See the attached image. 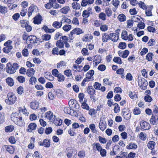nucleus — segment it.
I'll return each instance as SVG.
<instances>
[{"label":"nucleus","mask_w":158,"mask_h":158,"mask_svg":"<svg viewBox=\"0 0 158 158\" xmlns=\"http://www.w3.org/2000/svg\"><path fill=\"white\" fill-rule=\"evenodd\" d=\"M10 118L15 124L20 127L24 126L25 123L22 119L21 114L18 113H13L10 115Z\"/></svg>","instance_id":"nucleus-1"},{"label":"nucleus","mask_w":158,"mask_h":158,"mask_svg":"<svg viewBox=\"0 0 158 158\" xmlns=\"http://www.w3.org/2000/svg\"><path fill=\"white\" fill-rule=\"evenodd\" d=\"M7 99L5 100V102L8 105L14 104L16 101L15 95L12 93H8L7 95Z\"/></svg>","instance_id":"nucleus-2"},{"label":"nucleus","mask_w":158,"mask_h":158,"mask_svg":"<svg viewBox=\"0 0 158 158\" xmlns=\"http://www.w3.org/2000/svg\"><path fill=\"white\" fill-rule=\"evenodd\" d=\"M138 81L139 85L141 89L145 90L146 89L148 83L147 80L144 78L138 77Z\"/></svg>","instance_id":"nucleus-3"},{"label":"nucleus","mask_w":158,"mask_h":158,"mask_svg":"<svg viewBox=\"0 0 158 158\" xmlns=\"http://www.w3.org/2000/svg\"><path fill=\"white\" fill-rule=\"evenodd\" d=\"M39 39L37 38L36 36L32 35L29 36L27 44H28L29 47H31L32 44L37 43V41H39Z\"/></svg>","instance_id":"nucleus-4"},{"label":"nucleus","mask_w":158,"mask_h":158,"mask_svg":"<svg viewBox=\"0 0 158 158\" xmlns=\"http://www.w3.org/2000/svg\"><path fill=\"white\" fill-rule=\"evenodd\" d=\"M83 33L82 30L79 28H75L70 32V34L69 35L70 38L71 40L73 39L74 37L73 35L74 34L77 35H79Z\"/></svg>","instance_id":"nucleus-5"},{"label":"nucleus","mask_w":158,"mask_h":158,"mask_svg":"<svg viewBox=\"0 0 158 158\" xmlns=\"http://www.w3.org/2000/svg\"><path fill=\"white\" fill-rule=\"evenodd\" d=\"M140 126L142 130H145L149 129L150 128V124L144 121H142L140 122Z\"/></svg>","instance_id":"nucleus-6"},{"label":"nucleus","mask_w":158,"mask_h":158,"mask_svg":"<svg viewBox=\"0 0 158 158\" xmlns=\"http://www.w3.org/2000/svg\"><path fill=\"white\" fill-rule=\"evenodd\" d=\"M6 71L7 73L10 74H13L15 72L10 63H8L6 64Z\"/></svg>","instance_id":"nucleus-7"},{"label":"nucleus","mask_w":158,"mask_h":158,"mask_svg":"<svg viewBox=\"0 0 158 158\" xmlns=\"http://www.w3.org/2000/svg\"><path fill=\"white\" fill-rule=\"evenodd\" d=\"M109 40H111L113 42H116L118 39V35L115 33H110L108 34Z\"/></svg>","instance_id":"nucleus-8"},{"label":"nucleus","mask_w":158,"mask_h":158,"mask_svg":"<svg viewBox=\"0 0 158 158\" xmlns=\"http://www.w3.org/2000/svg\"><path fill=\"white\" fill-rule=\"evenodd\" d=\"M46 117L51 122H55L56 116L53 115L51 111L47 112L46 113Z\"/></svg>","instance_id":"nucleus-9"},{"label":"nucleus","mask_w":158,"mask_h":158,"mask_svg":"<svg viewBox=\"0 0 158 158\" xmlns=\"http://www.w3.org/2000/svg\"><path fill=\"white\" fill-rule=\"evenodd\" d=\"M126 108H124L123 109L122 112V115L126 119H129L131 117V114L126 111Z\"/></svg>","instance_id":"nucleus-10"},{"label":"nucleus","mask_w":158,"mask_h":158,"mask_svg":"<svg viewBox=\"0 0 158 158\" xmlns=\"http://www.w3.org/2000/svg\"><path fill=\"white\" fill-rule=\"evenodd\" d=\"M42 20V16L39 14H38L37 16H36L34 18V23L35 24H40L41 23Z\"/></svg>","instance_id":"nucleus-11"},{"label":"nucleus","mask_w":158,"mask_h":158,"mask_svg":"<svg viewBox=\"0 0 158 158\" xmlns=\"http://www.w3.org/2000/svg\"><path fill=\"white\" fill-rule=\"evenodd\" d=\"M36 125L35 123H31L28 126V129L27 131L29 132H31L32 130H35L36 127Z\"/></svg>","instance_id":"nucleus-12"},{"label":"nucleus","mask_w":158,"mask_h":158,"mask_svg":"<svg viewBox=\"0 0 158 158\" xmlns=\"http://www.w3.org/2000/svg\"><path fill=\"white\" fill-rule=\"evenodd\" d=\"M158 119V117L153 114L150 120V122L151 124L154 125L156 124Z\"/></svg>","instance_id":"nucleus-13"},{"label":"nucleus","mask_w":158,"mask_h":158,"mask_svg":"<svg viewBox=\"0 0 158 158\" xmlns=\"http://www.w3.org/2000/svg\"><path fill=\"white\" fill-rule=\"evenodd\" d=\"M35 72L33 68H29L27 71L26 74L28 77H32L34 74Z\"/></svg>","instance_id":"nucleus-14"},{"label":"nucleus","mask_w":158,"mask_h":158,"mask_svg":"<svg viewBox=\"0 0 158 158\" xmlns=\"http://www.w3.org/2000/svg\"><path fill=\"white\" fill-rule=\"evenodd\" d=\"M87 90L88 93L90 95H94L95 94V90L92 86H89L87 88Z\"/></svg>","instance_id":"nucleus-15"},{"label":"nucleus","mask_w":158,"mask_h":158,"mask_svg":"<svg viewBox=\"0 0 158 158\" xmlns=\"http://www.w3.org/2000/svg\"><path fill=\"white\" fill-rule=\"evenodd\" d=\"M93 149L94 150H96L98 152L100 151L102 148L100 144L98 143H94L93 144Z\"/></svg>","instance_id":"nucleus-16"},{"label":"nucleus","mask_w":158,"mask_h":158,"mask_svg":"<svg viewBox=\"0 0 158 158\" xmlns=\"http://www.w3.org/2000/svg\"><path fill=\"white\" fill-rule=\"evenodd\" d=\"M38 102L36 101L32 102L30 103V106L32 109L35 110L37 109L38 107Z\"/></svg>","instance_id":"nucleus-17"},{"label":"nucleus","mask_w":158,"mask_h":158,"mask_svg":"<svg viewBox=\"0 0 158 158\" xmlns=\"http://www.w3.org/2000/svg\"><path fill=\"white\" fill-rule=\"evenodd\" d=\"M5 147L7 151L10 154H12L14 152L15 149L11 146L5 145Z\"/></svg>","instance_id":"nucleus-18"},{"label":"nucleus","mask_w":158,"mask_h":158,"mask_svg":"<svg viewBox=\"0 0 158 158\" xmlns=\"http://www.w3.org/2000/svg\"><path fill=\"white\" fill-rule=\"evenodd\" d=\"M64 112L65 113L70 114L71 115H75V114H71L72 112L74 113L73 110L71 109L70 107H64Z\"/></svg>","instance_id":"nucleus-19"},{"label":"nucleus","mask_w":158,"mask_h":158,"mask_svg":"<svg viewBox=\"0 0 158 158\" xmlns=\"http://www.w3.org/2000/svg\"><path fill=\"white\" fill-rule=\"evenodd\" d=\"M6 83L10 86H12L14 85V80L11 77H8L6 79Z\"/></svg>","instance_id":"nucleus-20"},{"label":"nucleus","mask_w":158,"mask_h":158,"mask_svg":"<svg viewBox=\"0 0 158 158\" xmlns=\"http://www.w3.org/2000/svg\"><path fill=\"white\" fill-rule=\"evenodd\" d=\"M62 25V22H59L58 21H55L52 23V26L55 28L58 29L61 27Z\"/></svg>","instance_id":"nucleus-21"},{"label":"nucleus","mask_w":158,"mask_h":158,"mask_svg":"<svg viewBox=\"0 0 158 158\" xmlns=\"http://www.w3.org/2000/svg\"><path fill=\"white\" fill-rule=\"evenodd\" d=\"M70 10V8L69 6H66L62 8L60 10V12L66 14L68 13V11Z\"/></svg>","instance_id":"nucleus-22"},{"label":"nucleus","mask_w":158,"mask_h":158,"mask_svg":"<svg viewBox=\"0 0 158 158\" xmlns=\"http://www.w3.org/2000/svg\"><path fill=\"white\" fill-rule=\"evenodd\" d=\"M155 145L156 143L155 142L151 141H150L148 143L147 146L149 149L151 150H153L154 149Z\"/></svg>","instance_id":"nucleus-23"},{"label":"nucleus","mask_w":158,"mask_h":158,"mask_svg":"<svg viewBox=\"0 0 158 158\" xmlns=\"http://www.w3.org/2000/svg\"><path fill=\"white\" fill-rule=\"evenodd\" d=\"M43 29L46 33H51L55 31L54 29H49L48 28V27L45 25H44L43 27Z\"/></svg>","instance_id":"nucleus-24"},{"label":"nucleus","mask_w":158,"mask_h":158,"mask_svg":"<svg viewBox=\"0 0 158 158\" xmlns=\"http://www.w3.org/2000/svg\"><path fill=\"white\" fill-rule=\"evenodd\" d=\"M118 19L121 22H124L126 20V16L123 14L119 15L117 17Z\"/></svg>","instance_id":"nucleus-25"},{"label":"nucleus","mask_w":158,"mask_h":158,"mask_svg":"<svg viewBox=\"0 0 158 158\" xmlns=\"http://www.w3.org/2000/svg\"><path fill=\"white\" fill-rule=\"evenodd\" d=\"M137 147V145L134 143H131L126 147L127 149H136Z\"/></svg>","instance_id":"nucleus-26"},{"label":"nucleus","mask_w":158,"mask_h":158,"mask_svg":"<svg viewBox=\"0 0 158 158\" xmlns=\"http://www.w3.org/2000/svg\"><path fill=\"white\" fill-rule=\"evenodd\" d=\"M102 41L103 42H107L109 40L108 34L107 33H104L102 34Z\"/></svg>","instance_id":"nucleus-27"},{"label":"nucleus","mask_w":158,"mask_h":158,"mask_svg":"<svg viewBox=\"0 0 158 158\" xmlns=\"http://www.w3.org/2000/svg\"><path fill=\"white\" fill-rule=\"evenodd\" d=\"M36 82V78L35 77L33 76L31 77L29 81V84L31 85L35 84Z\"/></svg>","instance_id":"nucleus-28"},{"label":"nucleus","mask_w":158,"mask_h":158,"mask_svg":"<svg viewBox=\"0 0 158 158\" xmlns=\"http://www.w3.org/2000/svg\"><path fill=\"white\" fill-rule=\"evenodd\" d=\"M56 45L59 48H64V43L60 40L57 41Z\"/></svg>","instance_id":"nucleus-29"},{"label":"nucleus","mask_w":158,"mask_h":158,"mask_svg":"<svg viewBox=\"0 0 158 158\" xmlns=\"http://www.w3.org/2000/svg\"><path fill=\"white\" fill-rule=\"evenodd\" d=\"M113 61L114 62L119 64H121L123 63V61H122L121 58L118 57H114L113 59Z\"/></svg>","instance_id":"nucleus-30"},{"label":"nucleus","mask_w":158,"mask_h":158,"mask_svg":"<svg viewBox=\"0 0 158 158\" xmlns=\"http://www.w3.org/2000/svg\"><path fill=\"white\" fill-rule=\"evenodd\" d=\"M145 9L146 10V14L147 16H150L152 15L151 12L152 8L151 7H149L148 8H147Z\"/></svg>","instance_id":"nucleus-31"},{"label":"nucleus","mask_w":158,"mask_h":158,"mask_svg":"<svg viewBox=\"0 0 158 158\" xmlns=\"http://www.w3.org/2000/svg\"><path fill=\"white\" fill-rule=\"evenodd\" d=\"M122 38L125 40H127L128 39L127 36V32L126 31H123L122 33Z\"/></svg>","instance_id":"nucleus-32"},{"label":"nucleus","mask_w":158,"mask_h":158,"mask_svg":"<svg viewBox=\"0 0 158 158\" xmlns=\"http://www.w3.org/2000/svg\"><path fill=\"white\" fill-rule=\"evenodd\" d=\"M7 47L4 48L3 49V52L5 53H7L11 51V50L12 49V46H7Z\"/></svg>","instance_id":"nucleus-33"},{"label":"nucleus","mask_w":158,"mask_h":158,"mask_svg":"<svg viewBox=\"0 0 158 158\" xmlns=\"http://www.w3.org/2000/svg\"><path fill=\"white\" fill-rule=\"evenodd\" d=\"M14 129V127L12 125L6 126L5 128V131L6 132H11Z\"/></svg>","instance_id":"nucleus-34"},{"label":"nucleus","mask_w":158,"mask_h":158,"mask_svg":"<svg viewBox=\"0 0 158 158\" xmlns=\"http://www.w3.org/2000/svg\"><path fill=\"white\" fill-rule=\"evenodd\" d=\"M113 105L114 106V113H116L119 112L120 111V107L119 105L117 103L114 104Z\"/></svg>","instance_id":"nucleus-35"},{"label":"nucleus","mask_w":158,"mask_h":158,"mask_svg":"<svg viewBox=\"0 0 158 158\" xmlns=\"http://www.w3.org/2000/svg\"><path fill=\"white\" fill-rule=\"evenodd\" d=\"M41 37L43 40L48 41L51 39V36L50 35L46 34L42 35Z\"/></svg>","instance_id":"nucleus-36"},{"label":"nucleus","mask_w":158,"mask_h":158,"mask_svg":"<svg viewBox=\"0 0 158 158\" xmlns=\"http://www.w3.org/2000/svg\"><path fill=\"white\" fill-rule=\"evenodd\" d=\"M127 44L125 42H120L119 43L118 47L121 49H124L126 48Z\"/></svg>","instance_id":"nucleus-37"},{"label":"nucleus","mask_w":158,"mask_h":158,"mask_svg":"<svg viewBox=\"0 0 158 158\" xmlns=\"http://www.w3.org/2000/svg\"><path fill=\"white\" fill-rule=\"evenodd\" d=\"M135 17L133 16L132 18V20H128L127 21V27H131L133 26V21L135 19Z\"/></svg>","instance_id":"nucleus-38"},{"label":"nucleus","mask_w":158,"mask_h":158,"mask_svg":"<svg viewBox=\"0 0 158 158\" xmlns=\"http://www.w3.org/2000/svg\"><path fill=\"white\" fill-rule=\"evenodd\" d=\"M129 95L130 97L132 99L136 98H137V95L135 94V92H132L131 91H129Z\"/></svg>","instance_id":"nucleus-39"},{"label":"nucleus","mask_w":158,"mask_h":158,"mask_svg":"<svg viewBox=\"0 0 158 158\" xmlns=\"http://www.w3.org/2000/svg\"><path fill=\"white\" fill-rule=\"evenodd\" d=\"M73 8L75 9H80L81 7L80 5L77 2H73L72 4Z\"/></svg>","instance_id":"nucleus-40"},{"label":"nucleus","mask_w":158,"mask_h":158,"mask_svg":"<svg viewBox=\"0 0 158 158\" xmlns=\"http://www.w3.org/2000/svg\"><path fill=\"white\" fill-rule=\"evenodd\" d=\"M99 126L100 129L102 131H103L106 128V125L102 121H100Z\"/></svg>","instance_id":"nucleus-41"},{"label":"nucleus","mask_w":158,"mask_h":158,"mask_svg":"<svg viewBox=\"0 0 158 158\" xmlns=\"http://www.w3.org/2000/svg\"><path fill=\"white\" fill-rule=\"evenodd\" d=\"M153 112L155 115L158 117V107L156 105H154L153 107Z\"/></svg>","instance_id":"nucleus-42"},{"label":"nucleus","mask_w":158,"mask_h":158,"mask_svg":"<svg viewBox=\"0 0 158 158\" xmlns=\"http://www.w3.org/2000/svg\"><path fill=\"white\" fill-rule=\"evenodd\" d=\"M153 55L152 53H148L146 56V59L148 61H151L152 60V56Z\"/></svg>","instance_id":"nucleus-43"},{"label":"nucleus","mask_w":158,"mask_h":158,"mask_svg":"<svg viewBox=\"0 0 158 158\" xmlns=\"http://www.w3.org/2000/svg\"><path fill=\"white\" fill-rule=\"evenodd\" d=\"M17 79L20 83H23L25 81V78L23 76H19Z\"/></svg>","instance_id":"nucleus-44"},{"label":"nucleus","mask_w":158,"mask_h":158,"mask_svg":"<svg viewBox=\"0 0 158 158\" xmlns=\"http://www.w3.org/2000/svg\"><path fill=\"white\" fill-rule=\"evenodd\" d=\"M44 146L45 147H49L50 146V143L49 140L48 139H45L44 141Z\"/></svg>","instance_id":"nucleus-45"},{"label":"nucleus","mask_w":158,"mask_h":158,"mask_svg":"<svg viewBox=\"0 0 158 158\" xmlns=\"http://www.w3.org/2000/svg\"><path fill=\"white\" fill-rule=\"evenodd\" d=\"M7 8L5 6L0 5V12L2 14H5L7 12Z\"/></svg>","instance_id":"nucleus-46"},{"label":"nucleus","mask_w":158,"mask_h":158,"mask_svg":"<svg viewBox=\"0 0 158 158\" xmlns=\"http://www.w3.org/2000/svg\"><path fill=\"white\" fill-rule=\"evenodd\" d=\"M71 26L70 25H65L63 27V29L66 31H68L70 30L71 28Z\"/></svg>","instance_id":"nucleus-47"},{"label":"nucleus","mask_w":158,"mask_h":158,"mask_svg":"<svg viewBox=\"0 0 158 158\" xmlns=\"http://www.w3.org/2000/svg\"><path fill=\"white\" fill-rule=\"evenodd\" d=\"M58 78L59 81H63L64 80V77L63 75L61 74H59L58 76L57 77Z\"/></svg>","instance_id":"nucleus-48"},{"label":"nucleus","mask_w":158,"mask_h":158,"mask_svg":"<svg viewBox=\"0 0 158 158\" xmlns=\"http://www.w3.org/2000/svg\"><path fill=\"white\" fill-rule=\"evenodd\" d=\"M99 17L102 20H105L106 19V16L105 14L104 13H101L99 15Z\"/></svg>","instance_id":"nucleus-49"},{"label":"nucleus","mask_w":158,"mask_h":158,"mask_svg":"<svg viewBox=\"0 0 158 158\" xmlns=\"http://www.w3.org/2000/svg\"><path fill=\"white\" fill-rule=\"evenodd\" d=\"M101 85L98 82H95L94 85V88L97 90H100Z\"/></svg>","instance_id":"nucleus-50"},{"label":"nucleus","mask_w":158,"mask_h":158,"mask_svg":"<svg viewBox=\"0 0 158 158\" xmlns=\"http://www.w3.org/2000/svg\"><path fill=\"white\" fill-rule=\"evenodd\" d=\"M112 3L113 5L115 7H118L119 4V1L118 0H113Z\"/></svg>","instance_id":"nucleus-51"},{"label":"nucleus","mask_w":158,"mask_h":158,"mask_svg":"<svg viewBox=\"0 0 158 158\" xmlns=\"http://www.w3.org/2000/svg\"><path fill=\"white\" fill-rule=\"evenodd\" d=\"M62 120L61 119H56V118L55 119V122H53L56 125V126H60L62 123Z\"/></svg>","instance_id":"nucleus-52"},{"label":"nucleus","mask_w":158,"mask_h":158,"mask_svg":"<svg viewBox=\"0 0 158 158\" xmlns=\"http://www.w3.org/2000/svg\"><path fill=\"white\" fill-rule=\"evenodd\" d=\"M108 29V27L106 24L102 25L101 26L100 29L102 31L105 32Z\"/></svg>","instance_id":"nucleus-53"},{"label":"nucleus","mask_w":158,"mask_h":158,"mask_svg":"<svg viewBox=\"0 0 158 158\" xmlns=\"http://www.w3.org/2000/svg\"><path fill=\"white\" fill-rule=\"evenodd\" d=\"M91 14L86 11V10H84L82 13V16L84 18H87L89 17Z\"/></svg>","instance_id":"nucleus-54"},{"label":"nucleus","mask_w":158,"mask_h":158,"mask_svg":"<svg viewBox=\"0 0 158 158\" xmlns=\"http://www.w3.org/2000/svg\"><path fill=\"white\" fill-rule=\"evenodd\" d=\"M72 23L76 25H79V24L78 19L76 17H74L73 18L72 21Z\"/></svg>","instance_id":"nucleus-55"},{"label":"nucleus","mask_w":158,"mask_h":158,"mask_svg":"<svg viewBox=\"0 0 158 158\" xmlns=\"http://www.w3.org/2000/svg\"><path fill=\"white\" fill-rule=\"evenodd\" d=\"M94 26L99 27L102 24L101 21L100 20H96L94 21Z\"/></svg>","instance_id":"nucleus-56"},{"label":"nucleus","mask_w":158,"mask_h":158,"mask_svg":"<svg viewBox=\"0 0 158 158\" xmlns=\"http://www.w3.org/2000/svg\"><path fill=\"white\" fill-rule=\"evenodd\" d=\"M148 44L149 46H152L155 44L156 42L154 39H151L149 40Z\"/></svg>","instance_id":"nucleus-57"},{"label":"nucleus","mask_w":158,"mask_h":158,"mask_svg":"<svg viewBox=\"0 0 158 158\" xmlns=\"http://www.w3.org/2000/svg\"><path fill=\"white\" fill-rule=\"evenodd\" d=\"M129 53V52L128 50H125L124 51L121 56L123 58H126L127 57Z\"/></svg>","instance_id":"nucleus-58"},{"label":"nucleus","mask_w":158,"mask_h":158,"mask_svg":"<svg viewBox=\"0 0 158 158\" xmlns=\"http://www.w3.org/2000/svg\"><path fill=\"white\" fill-rule=\"evenodd\" d=\"M105 12L108 16H110L112 14V11L111 9L108 8H106L105 10Z\"/></svg>","instance_id":"nucleus-59"},{"label":"nucleus","mask_w":158,"mask_h":158,"mask_svg":"<svg viewBox=\"0 0 158 158\" xmlns=\"http://www.w3.org/2000/svg\"><path fill=\"white\" fill-rule=\"evenodd\" d=\"M139 138L143 140H145L146 138V134H144L143 132H141L139 134Z\"/></svg>","instance_id":"nucleus-60"},{"label":"nucleus","mask_w":158,"mask_h":158,"mask_svg":"<svg viewBox=\"0 0 158 158\" xmlns=\"http://www.w3.org/2000/svg\"><path fill=\"white\" fill-rule=\"evenodd\" d=\"M81 106L83 108L87 110H89V106L86 103L85 101H84V102L82 103Z\"/></svg>","instance_id":"nucleus-61"},{"label":"nucleus","mask_w":158,"mask_h":158,"mask_svg":"<svg viewBox=\"0 0 158 158\" xmlns=\"http://www.w3.org/2000/svg\"><path fill=\"white\" fill-rule=\"evenodd\" d=\"M52 128L51 127H49L46 128L45 132L46 134L48 135L50 134L52 132Z\"/></svg>","instance_id":"nucleus-62"},{"label":"nucleus","mask_w":158,"mask_h":158,"mask_svg":"<svg viewBox=\"0 0 158 158\" xmlns=\"http://www.w3.org/2000/svg\"><path fill=\"white\" fill-rule=\"evenodd\" d=\"M78 155L80 158H84L85 156V152L83 151L79 152Z\"/></svg>","instance_id":"nucleus-63"},{"label":"nucleus","mask_w":158,"mask_h":158,"mask_svg":"<svg viewBox=\"0 0 158 158\" xmlns=\"http://www.w3.org/2000/svg\"><path fill=\"white\" fill-rule=\"evenodd\" d=\"M99 141L102 143H105L106 142V139L102 137L101 136H99L98 137Z\"/></svg>","instance_id":"nucleus-64"}]
</instances>
